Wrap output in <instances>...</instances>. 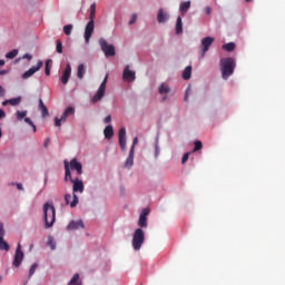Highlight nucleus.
<instances>
[{
    "instance_id": "423d86ee",
    "label": "nucleus",
    "mask_w": 285,
    "mask_h": 285,
    "mask_svg": "<svg viewBox=\"0 0 285 285\" xmlns=\"http://www.w3.org/2000/svg\"><path fill=\"white\" fill-rule=\"evenodd\" d=\"M213 43H215V38L213 37H205L202 39L200 59H204L206 57V52L210 49Z\"/></svg>"
},
{
    "instance_id": "5fc2aeb1",
    "label": "nucleus",
    "mask_w": 285,
    "mask_h": 285,
    "mask_svg": "<svg viewBox=\"0 0 285 285\" xmlns=\"http://www.w3.org/2000/svg\"><path fill=\"white\" fill-rule=\"evenodd\" d=\"M8 104H10V101H9V100H4V101L2 102V106H8Z\"/></svg>"
},
{
    "instance_id": "0eeeda50",
    "label": "nucleus",
    "mask_w": 285,
    "mask_h": 285,
    "mask_svg": "<svg viewBox=\"0 0 285 285\" xmlns=\"http://www.w3.org/2000/svg\"><path fill=\"white\" fill-rule=\"evenodd\" d=\"M108 83V76L105 77L102 80L98 91L96 95L92 97V102L97 104L98 101H101L104 99V95H106V85Z\"/></svg>"
},
{
    "instance_id": "bb28decb",
    "label": "nucleus",
    "mask_w": 285,
    "mask_h": 285,
    "mask_svg": "<svg viewBox=\"0 0 285 285\" xmlns=\"http://www.w3.org/2000/svg\"><path fill=\"white\" fill-rule=\"evenodd\" d=\"M83 75H86V66H83V63H81L78 66V70H77L78 79H83Z\"/></svg>"
},
{
    "instance_id": "7c9ffc66",
    "label": "nucleus",
    "mask_w": 285,
    "mask_h": 285,
    "mask_svg": "<svg viewBox=\"0 0 285 285\" xmlns=\"http://www.w3.org/2000/svg\"><path fill=\"white\" fill-rule=\"evenodd\" d=\"M56 52H58V55L63 53V45L61 43V40L56 41Z\"/></svg>"
},
{
    "instance_id": "603ef678",
    "label": "nucleus",
    "mask_w": 285,
    "mask_h": 285,
    "mask_svg": "<svg viewBox=\"0 0 285 285\" xmlns=\"http://www.w3.org/2000/svg\"><path fill=\"white\" fill-rule=\"evenodd\" d=\"M22 59H28L29 61L32 59V56L29 53H26Z\"/></svg>"
},
{
    "instance_id": "79ce46f5",
    "label": "nucleus",
    "mask_w": 285,
    "mask_h": 285,
    "mask_svg": "<svg viewBox=\"0 0 285 285\" xmlns=\"http://www.w3.org/2000/svg\"><path fill=\"white\" fill-rule=\"evenodd\" d=\"M137 21V13L131 14V18L129 20V26H132Z\"/></svg>"
},
{
    "instance_id": "3c124183",
    "label": "nucleus",
    "mask_w": 285,
    "mask_h": 285,
    "mask_svg": "<svg viewBox=\"0 0 285 285\" xmlns=\"http://www.w3.org/2000/svg\"><path fill=\"white\" fill-rule=\"evenodd\" d=\"M206 14H210L213 12V9L210 7L205 8Z\"/></svg>"
},
{
    "instance_id": "7ed1b4c3",
    "label": "nucleus",
    "mask_w": 285,
    "mask_h": 285,
    "mask_svg": "<svg viewBox=\"0 0 285 285\" xmlns=\"http://www.w3.org/2000/svg\"><path fill=\"white\" fill-rule=\"evenodd\" d=\"M235 59L234 58H223L220 59V71L223 79H228L235 72Z\"/></svg>"
},
{
    "instance_id": "f3484780",
    "label": "nucleus",
    "mask_w": 285,
    "mask_h": 285,
    "mask_svg": "<svg viewBox=\"0 0 285 285\" xmlns=\"http://www.w3.org/2000/svg\"><path fill=\"white\" fill-rule=\"evenodd\" d=\"M79 228H86L83 220H71L67 226V230H79Z\"/></svg>"
},
{
    "instance_id": "4468645a",
    "label": "nucleus",
    "mask_w": 285,
    "mask_h": 285,
    "mask_svg": "<svg viewBox=\"0 0 285 285\" xmlns=\"http://www.w3.org/2000/svg\"><path fill=\"white\" fill-rule=\"evenodd\" d=\"M136 78L137 77H136L135 71L130 70L129 66H126L125 69H124V72H122V79L130 83V82L135 81Z\"/></svg>"
},
{
    "instance_id": "f03ea898",
    "label": "nucleus",
    "mask_w": 285,
    "mask_h": 285,
    "mask_svg": "<svg viewBox=\"0 0 285 285\" xmlns=\"http://www.w3.org/2000/svg\"><path fill=\"white\" fill-rule=\"evenodd\" d=\"M42 210L46 228H52V226H55V222L57 220V210L55 209V205L46 203Z\"/></svg>"
},
{
    "instance_id": "f257e3e1",
    "label": "nucleus",
    "mask_w": 285,
    "mask_h": 285,
    "mask_svg": "<svg viewBox=\"0 0 285 285\" xmlns=\"http://www.w3.org/2000/svg\"><path fill=\"white\" fill-rule=\"evenodd\" d=\"M65 164V181H70L72 186V202L70 203V208H76L77 204H79V197L77 193H83L85 186L83 180L79 178H72V173L70 171V165L68 160H63Z\"/></svg>"
},
{
    "instance_id": "c756f323",
    "label": "nucleus",
    "mask_w": 285,
    "mask_h": 285,
    "mask_svg": "<svg viewBox=\"0 0 285 285\" xmlns=\"http://www.w3.org/2000/svg\"><path fill=\"white\" fill-rule=\"evenodd\" d=\"M0 250H10V245L3 239V237H0Z\"/></svg>"
},
{
    "instance_id": "2eb2a0df",
    "label": "nucleus",
    "mask_w": 285,
    "mask_h": 285,
    "mask_svg": "<svg viewBox=\"0 0 285 285\" xmlns=\"http://www.w3.org/2000/svg\"><path fill=\"white\" fill-rule=\"evenodd\" d=\"M119 146L122 153H126V127L120 128L119 134Z\"/></svg>"
},
{
    "instance_id": "ea45409f",
    "label": "nucleus",
    "mask_w": 285,
    "mask_h": 285,
    "mask_svg": "<svg viewBox=\"0 0 285 285\" xmlns=\"http://www.w3.org/2000/svg\"><path fill=\"white\" fill-rule=\"evenodd\" d=\"M37 268H39V265L37 263H35L29 271V277H32V275H35V273H37Z\"/></svg>"
},
{
    "instance_id": "680f3d73",
    "label": "nucleus",
    "mask_w": 285,
    "mask_h": 285,
    "mask_svg": "<svg viewBox=\"0 0 285 285\" xmlns=\"http://www.w3.org/2000/svg\"><path fill=\"white\" fill-rule=\"evenodd\" d=\"M2 279H3V278L0 276V282H2Z\"/></svg>"
},
{
    "instance_id": "58836bf2",
    "label": "nucleus",
    "mask_w": 285,
    "mask_h": 285,
    "mask_svg": "<svg viewBox=\"0 0 285 285\" xmlns=\"http://www.w3.org/2000/svg\"><path fill=\"white\" fill-rule=\"evenodd\" d=\"M50 63H52L51 59L46 61L45 75H47V77H49V75H50Z\"/></svg>"
},
{
    "instance_id": "6e6d98bb",
    "label": "nucleus",
    "mask_w": 285,
    "mask_h": 285,
    "mask_svg": "<svg viewBox=\"0 0 285 285\" xmlns=\"http://www.w3.org/2000/svg\"><path fill=\"white\" fill-rule=\"evenodd\" d=\"M6 66V60H0V67Z\"/></svg>"
},
{
    "instance_id": "b1692460",
    "label": "nucleus",
    "mask_w": 285,
    "mask_h": 285,
    "mask_svg": "<svg viewBox=\"0 0 285 285\" xmlns=\"http://www.w3.org/2000/svg\"><path fill=\"white\" fill-rule=\"evenodd\" d=\"M179 10L184 17V14H186V12H188V10H190V1L181 2Z\"/></svg>"
},
{
    "instance_id": "f704fd0d",
    "label": "nucleus",
    "mask_w": 285,
    "mask_h": 285,
    "mask_svg": "<svg viewBox=\"0 0 285 285\" xmlns=\"http://www.w3.org/2000/svg\"><path fill=\"white\" fill-rule=\"evenodd\" d=\"M63 32L67 35V37H70V35H72V24H66L63 27Z\"/></svg>"
},
{
    "instance_id": "20e7f679",
    "label": "nucleus",
    "mask_w": 285,
    "mask_h": 285,
    "mask_svg": "<svg viewBox=\"0 0 285 285\" xmlns=\"http://www.w3.org/2000/svg\"><path fill=\"white\" fill-rule=\"evenodd\" d=\"M144 242H146V233L144 229L137 228L132 235V248L134 250H141V246H144Z\"/></svg>"
},
{
    "instance_id": "f8f14e48",
    "label": "nucleus",
    "mask_w": 285,
    "mask_h": 285,
    "mask_svg": "<svg viewBox=\"0 0 285 285\" xmlns=\"http://www.w3.org/2000/svg\"><path fill=\"white\" fill-rule=\"evenodd\" d=\"M69 164V170H76L77 175H83V166L77 161V158H72Z\"/></svg>"
},
{
    "instance_id": "2f4dec72",
    "label": "nucleus",
    "mask_w": 285,
    "mask_h": 285,
    "mask_svg": "<svg viewBox=\"0 0 285 285\" xmlns=\"http://www.w3.org/2000/svg\"><path fill=\"white\" fill-rule=\"evenodd\" d=\"M68 285H81V282H79V274H75Z\"/></svg>"
},
{
    "instance_id": "cd10ccee",
    "label": "nucleus",
    "mask_w": 285,
    "mask_h": 285,
    "mask_svg": "<svg viewBox=\"0 0 285 285\" xmlns=\"http://www.w3.org/2000/svg\"><path fill=\"white\" fill-rule=\"evenodd\" d=\"M223 50H225L226 52H233V50H235V42L223 45Z\"/></svg>"
},
{
    "instance_id": "c9c22d12",
    "label": "nucleus",
    "mask_w": 285,
    "mask_h": 285,
    "mask_svg": "<svg viewBox=\"0 0 285 285\" xmlns=\"http://www.w3.org/2000/svg\"><path fill=\"white\" fill-rule=\"evenodd\" d=\"M10 106H19L21 104V97L9 99Z\"/></svg>"
},
{
    "instance_id": "0e129e2a",
    "label": "nucleus",
    "mask_w": 285,
    "mask_h": 285,
    "mask_svg": "<svg viewBox=\"0 0 285 285\" xmlns=\"http://www.w3.org/2000/svg\"><path fill=\"white\" fill-rule=\"evenodd\" d=\"M188 90H190V88H187V92H188Z\"/></svg>"
},
{
    "instance_id": "39448f33",
    "label": "nucleus",
    "mask_w": 285,
    "mask_h": 285,
    "mask_svg": "<svg viewBox=\"0 0 285 285\" xmlns=\"http://www.w3.org/2000/svg\"><path fill=\"white\" fill-rule=\"evenodd\" d=\"M99 45L102 52H105V57H115V55H117V51H115V46L108 45V41H106V39L100 38Z\"/></svg>"
},
{
    "instance_id": "37998d69",
    "label": "nucleus",
    "mask_w": 285,
    "mask_h": 285,
    "mask_svg": "<svg viewBox=\"0 0 285 285\" xmlns=\"http://www.w3.org/2000/svg\"><path fill=\"white\" fill-rule=\"evenodd\" d=\"M137 144H139V138L135 137L132 140V145L130 148H132V153H135V146H137Z\"/></svg>"
},
{
    "instance_id": "aec40b11",
    "label": "nucleus",
    "mask_w": 285,
    "mask_h": 285,
    "mask_svg": "<svg viewBox=\"0 0 285 285\" xmlns=\"http://www.w3.org/2000/svg\"><path fill=\"white\" fill-rule=\"evenodd\" d=\"M38 108L41 111L42 117H49L50 114L48 112V107H46L42 99H39Z\"/></svg>"
},
{
    "instance_id": "de8ad7c7",
    "label": "nucleus",
    "mask_w": 285,
    "mask_h": 285,
    "mask_svg": "<svg viewBox=\"0 0 285 285\" xmlns=\"http://www.w3.org/2000/svg\"><path fill=\"white\" fill-rule=\"evenodd\" d=\"M6 235V230L3 229V223H0V237H3Z\"/></svg>"
},
{
    "instance_id": "9b49d317",
    "label": "nucleus",
    "mask_w": 285,
    "mask_h": 285,
    "mask_svg": "<svg viewBox=\"0 0 285 285\" xmlns=\"http://www.w3.org/2000/svg\"><path fill=\"white\" fill-rule=\"evenodd\" d=\"M43 68V61L39 60L37 66L31 67L22 75V79H30L35 72H39Z\"/></svg>"
},
{
    "instance_id": "864d4df0",
    "label": "nucleus",
    "mask_w": 285,
    "mask_h": 285,
    "mask_svg": "<svg viewBox=\"0 0 285 285\" xmlns=\"http://www.w3.org/2000/svg\"><path fill=\"white\" fill-rule=\"evenodd\" d=\"M6 117V111L3 109H0V119H3Z\"/></svg>"
},
{
    "instance_id": "473e14b6",
    "label": "nucleus",
    "mask_w": 285,
    "mask_h": 285,
    "mask_svg": "<svg viewBox=\"0 0 285 285\" xmlns=\"http://www.w3.org/2000/svg\"><path fill=\"white\" fill-rule=\"evenodd\" d=\"M17 55H19V50L13 49V50L9 51V52L6 55V58H7V59H14V57H17Z\"/></svg>"
},
{
    "instance_id": "4d7b16f0",
    "label": "nucleus",
    "mask_w": 285,
    "mask_h": 285,
    "mask_svg": "<svg viewBox=\"0 0 285 285\" xmlns=\"http://www.w3.org/2000/svg\"><path fill=\"white\" fill-rule=\"evenodd\" d=\"M185 101H188V91L185 94Z\"/></svg>"
},
{
    "instance_id": "052dcab7",
    "label": "nucleus",
    "mask_w": 285,
    "mask_h": 285,
    "mask_svg": "<svg viewBox=\"0 0 285 285\" xmlns=\"http://www.w3.org/2000/svg\"><path fill=\"white\" fill-rule=\"evenodd\" d=\"M1 137H3V134H2L1 127H0V139H1Z\"/></svg>"
},
{
    "instance_id": "dca6fc26",
    "label": "nucleus",
    "mask_w": 285,
    "mask_h": 285,
    "mask_svg": "<svg viewBox=\"0 0 285 285\" xmlns=\"http://www.w3.org/2000/svg\"><path fill=\"white\" fill-rule=\"evenodd\" d=\"M70 75H72V67L70 66V63H67L66 69L61 77V81L63 86H66L68 81H70Z\"/></svg>"
},
{
    "instance_id": "09e8293b",
    "label": "nucleus",
    "mask_w": 285,
    "mask_h": 285,
    "mask_svg": "<svg viewBox=\"0 0 285 285\" xmlns=\"http://www.w3.org/2000/svg\"><path fill=\"white\" fill-rule=\"evenodd\" d=\"M6 96V89L0 85V97Z\"/></svg>"
},
{
    "instance_id": "e2e57ef3",
    "label": "nucleus",
    "mask_w": 285,
    "mask_h": 285,
    "mask_svg": "<svg viewBox=\"0 0 285 285\" xmlns=\"http://www.w3.org/2000/svg\"><path fill=\"white\" fill-rule=\"evenodd\" d=\"M245 1L250 2V0H245Z\"/></svg>"
},
{
    "instance_id": "a18cd8bd",
    "label": "nucleus",
    "mask_w": 285,
    "mask_h": 285,
    "mask_svg": "<svg viewBox=\"0 0 285 285\" xmlns=\"http://www.w3.org/2000/svg\"><path fill=\"white\" fill-rule=\"evenodd\" d=\"M110 121H112V116H107V117H105V119H104V124H110Z\"/></svg>"
},
{
    "instance_id": "1a4fd4ad",
    "label": "nucleus",
    "mask_w": 285,
    "mask_h": 285,
    "mask_svg": "<svg viewBox=\"0 0 285 285\" xmlns=\"http://www.w3.org/2000/svg\"><path fill=\"white\" fill-rule=\"evenodd\" d=\"M23 257H24V254H23V250H21V244H18L14 256H13L12 266H14L16 268H19V266H21L23 262Z\"/></svg>"
},
{
    "instance_id": "4c0bfd02",
    "label": "nucleus",
    "mask_w": 285,
    "mask_h": 285,
    "mask_svg": "<svg viewBox=\"0 0 285 285\" xmlns=\"http://www.w3.org/2000/svg\"><path fill=\"white\" fill-rule=\"evenodd\" d=\"M24 121L28 124V126H31L33 132H37V126L35 125V122H32V119L26 117Z\"/></svg>"
},
{
    "instance_id": "412c9836",
    "label": "nucleus",
    "mask_w": 285,
    "mask_h": 285,
    "mask_svg": "<svg viewBox=\"0 0 285 285\" xmlns=\"http://www.w3.org/2000/svg\"><path fill=\"white\" fill-rule=\"evenodd\" d=\"M157 20L158 23H166L168 21V14L164 12V9H159Z\"/></svg>"
},
{
    "instance_id": "49530a36",
    "label": "nucleus",
    "mask_w": 285,
    "mask_h": 285,
    "mask_svg": "<svg viewBox=\"0 0 285 285\" xmlns=\"http://www.w3.org/2000/svg\"><path fill=\"white\" fill-rule=\"evenodd\" d=\"M11 186H17L18 190H23V185H21L20 183H12Z\"/></svg>"
},
{
    "instance_id": "6e6552de",
    "label": "nucleus",
    "mask_w": 285,
    "mask_h": 285,
    "mask_svg": "<svg viewBox=\"0 0 285 285\" xmlns=\"http://www.w3.org/2000/svg\"><path fill=\"white\" fill-rule=\"evenodd\" d=\"M75 115V108L73 107H68L62 116L59 118V117H56L55 118V126H57V128H61V121H66V119H68V117Z\"/></svg>"
},
{
    "instance_id": "72a5a7b5",
    "label": "nucleus",
    "mask_w": 285,
    "mask_h": 285,
    "mask_svg": "<svg viewBox=\"0 0 285 285\" xmlns=\"http://www.w3.org/2000/svg\"><path fill=\"white\" fill-rule=\"evenodd\" d=\"M48 246H50L51 250L57 248V243H55V238H52V236L48 237Z\"/></svg>"
},
{
    "instance_id": "a211bd4d",
    "label": "nucleus",
    "mask_w": 285,
    "mask_h": 285,
    "mask_svg": "<svg viewBox=\"0 0 285 285\" xmlns=\"http://www.w3.org/2000/svg\"><path fill=\"white\" fill-rule=\"evenodd\" d=\"M134 164H135V151H132V148H130L129 156L125 161V168H132Z\"/></svg>"
},
{
    "instance_id": "6ab92c4d",
    "label": "nucleus",
    "mask_w": 285,
    "mask_h": 285,
    "mask_svg": "<svg viewBox=\"0 0 285 285\" xmlns=\"http://www.w3.org/2000/svg\"><path fill=\"white\" fill-rule=\"evenodd\" d=\"M104 135L106 139H112V137L115 136V129H112L111 125H108L105 130H104Z\"/></svg>"
},
{
    "instance_id": "c85d7f7f",
    "label": "nucleus",
    "mask_w": 285,
    "mask_h": 285,
    "mask_svg": "<svg viewBox=\"0 0 285 285\" xmlns=\"http://www.w3.org/2000/svg\"><path fill=\"white\" fill-rule=\"evenodd\" d=\"M27 116H28L27 110L16 111V117H17L18 121H22L23 119H26Z\"/></svg>"
},
{
    "instance_id": "c03bdc74",
    "label": "nucleus",
    "mask_w": 285,
    "mask_h": 285,
    "mask_svg": "<svg viewBox=\"0 0 285 285\" xmlns=\"http://www.w3.org/2000/svg\"><path fill=\"white\" fill-rule=\"evenodd\" d=\"M188 157H190L189 153L184 154V156L181 158V164H186V161H188Z\"/></svg>"
},
{
    "instance_id": "bf43d9fd",
    "label": "nucleus",
    "mask_w": 285,
    "mask_h": 285,
    "mask_svg": "<svg viewBox=\"0 0 285 285\" xmlns=\"http://www.w3.org/2000/svg\"><path fill=\"white\" fill-rule=\"evenodd\" d=\"M168 99V97H163L161 101H166Z\"/></svg>"
},
{
    "instance_id": "a19ab883",
    "label": "nucleus",
    "mask_w": 285,
    "mask_h": 285,
    "mask_svg": "<svg viewBox=\"0 0 285 285\" xmlns=\"http://www.w3.org/2000/svg\"><path fill=\"white\" fill-rule=\"evenodd\" d=\"M70 199H72V195L66 194L65 195V202H66L67 206L68 205L70 206V204H72V202H70Z\"/></svg>"
},
{
    "instance_id": "ddd939ff",
    "label": "nucleus",
    "mask_w": 285,
    "mask_h": 285,
    "mask_svg": "<svg viewBox=\"0 0 285 285\" xmlns=\"http://www.w3.org/2000/svg\"><path fill=\"white\" fill-rule=\"evenodd\" d=\"M92 32H95V21H89L85 28L86 43H90V38L92 37Z\"/></svg>"
},
{
    "instance_id": "a878e982",
    "label": "nucleus",
    "mask_w": 285,
    "mask_h": 285,
    "mask_svg": "<svg viewBox=\"0 0 285 285\" xmlns=\"http://www.w3.org/2000/svg\"><path fill=\"white\" fill-rule=\"evenodd\" d=\"M159 95H168L170 92V87L166 83H161L158 88Z\"/></svg>"
},
{
    "instance_id": "5701e85b",
    "label": "nucleus",
    "mask_w": 285,
    "mask_h": 285,
    "mask_svg": "<svg viewBox=\"0 0 285 285\" xmlns=\"http://www.w3.org/2000/svg\"><path fill=\"white\" fill-rule=\"evenodd\" d=\"M96 14H97V3L94 2L90 6L89 21H94L95 22Z\"/></svg>"
},
{
    "instance_id": "393cba45",
    "label": "nucleus",
    "mask_w": 285,
    "mask_h": 285,
    "mask_svg": "<svg viewBox=\"0 0 285 285\" xmlns=\"http://www.w3.org/2000/svg\"><path fill=\"white\" fill-rule=\"evenodd\" d=\"M184 32V24L181 22V17L176 20V35H181Z\"/></svg>"
},
{
    "instance_id": "4be33fe9",
    "label": "nucleus",
    "mask_w": 285,
    "mask_h": 285,
    "mask_svg": "<svg viewBox=\"0 0 285 285\" xmlns=\"http://www.w3.org/2000/svg\"><path fill=\"white\" fill-rule=\"evenodd\" d=\"M191 75H193V67L187 66L185 68V70L183 71V79H185V81H188V79H190Z\"/></svg>"
},
{
    "instance_id": "9d476101",
    "label": "nucleus",
    "mask_w": 285,
    "mask_h": 285,
    "mask_svg": "<svg viewBox=\"0 0 285 285\" xmlns=\"http://www.w3.org/2000/svg\"><path fill=\"white\" fill-rule=\"evenodd\" d=\"M148 215H150V208H144L140 212L138 226L139 228H148Z\"/></svg>"
},
{
    "instance_id": "e433bc0d",
    "label": "nucleus",
    "mask_w": 285,
    "mask_h": 285,
    "mask_svg": "<svg viewBox=\"0 0 285 285\" xmlns=\"http://www.w3.org/2000/svg\"><path fill=\"white\" fill-rule=\"evenodd\" d=\"M194 153H197L198 150H202V148H204V145L202 144V141L200 140H196L195 142H194Z\"/></svg>"
},
{
    "instance_id": "13d9d810",
    "label": "nucleus",
    "mask_w": 285,
    "mask_h": 285,
    "mask_svg": "<svg viewBox=\"0 0 285 285\" xmlns=\"http://www.w3.org/2000/svg\"><path fill=\"white\" fill-rule=\"evenodd\" d=\"M0 75H6V70H0Z\"/></svg>"
},
{
    "instance_id": "8fccbe9b",
    "label": "nucleus",
    "mask_w": 285,
    "mask_h": 285,
    "mask_svg": "<svg viewBox=\"0 0 285 285\" xmlns=\"http://www.w3.org/2000/svg\"><path fill=\"white\" fill-rule=\"evenodd\" d=\"M49 145H50V139L47 138V139L43 141V148H48Z\"/></svg>"
}]
</instances>
